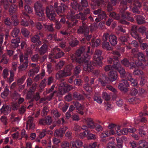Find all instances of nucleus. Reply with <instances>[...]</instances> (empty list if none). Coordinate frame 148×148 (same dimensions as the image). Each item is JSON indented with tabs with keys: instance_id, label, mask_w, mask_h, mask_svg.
I'll list each match as a JSON object with an SVG mask.
<instances>
[{
	"instance_id": "nucleus-52",
	"label": "nucleus",
	"mask_w": 148,
	"mask_h": 148,
	"mask_svg": "<svg viewBox=\"0 0 148 148\" xmlns=\"http://www.w3.org/2000/svg\"><path fill=\"white\" fill-rule=\"evenodd\" d=\"M64 62L63 61H60L56 65V69L57 70L61 69L63 66Z\"/></svg>"
},
{
	"instance_id": "nucleus-25",
	"label": "nucleus",
	"mask_w": 148,
	"mask_h": 148,
	"mask_svg": "<svg viewBox=\"0 0 148 148\" xmlns=\"http://www.w3.org/2000/svg\"><path fill=\"white\" fill-rule=\"evenodd\" d=\"M109 16L117 20H119L121 18V16L119 14H117L114 12H110Z\"/></svg>"
},
{
	"instance_id": "nucleus-18",
	"label": "nucleus",
	"mask_w": 148,
	"mask_h": 148,
	"mask_svg": "<svg viewBox=\"0 0 148 148\" xmlns=\"http://www.w3.org/2000/svg\"><path fill=\"white\" fill-rule=\"evenodd\" d=\"M135 18L138 24H142L146 22L145 18L141 15H136L135 16Z\"/></svg>"
},
{
	"instance_id": "nucleus-23",
	"label": "nucleus",
	"mask_w": 148,
	"mask_h": 148,
	"mask_svg": "<svg viewBox=\"0 0 148 148\" xmlns=\"http://www.w3.org/2000/svg\"><path fill=\"white\" fill-rule=\"evenodd\" d=\"M11 110V108L8 106L4 105L0 110V112L4 114H7L9 113Z\"/></svg>"
},
{
	"instance_id": "nucleus-63",
	"label": "nucleus",
	"mask_w": 148,
	"mask_h": 148,
	"mask_svg": "<svg viewBox=\"0 0 148 148\" xmlns=\"http://www.w3.org/2000/svg\"><path fill=\"white\" fill-rule=\"evenodd\" d=\"M138 91L137 89L133 88L131 89L130 94L132 96H135L138 94Z\"/></svg>"
},
{
	"instance_id": "nucleus-50",
	"label": "nucleus",
	"mask_w": 148,
	"mask_h": 148,
	"mask_svg": "<svg viewBox=\"0 0 148 148\" xmlns=\"http://www.w3.org/2000/svg\"><path fill=\"white\" fill-rule=\"evenodd\" d=\"M47 47V46L45 45H43L42 46L39 50L40 53L41 54H43L46 52Z\"/></svg>"
},
{
	"instance_id": "nucleus-14",
	"label": "nucleus",
	"mask_w": 148,
	"mask_h": 148,
	"mask_svg": "<svg viewBox=\"0 0 148 148\" xmlns=\"http://www.w3.org/2000/svg\"><path fill=\"white\" fill-rule=\"evenodd\" d=\"M134 6L131 8L132 12L134 13L139 14L140 13V8L141 6V5L140 2H136L134 3Z\"/></svg>"
},
{
	"instance_id": "nucleus-13",
	"label": "nucleus",
	"mask_w": 148,
	"mask_h": 148,
	"mask_svg": "<svg viewBox=\"0 0 148 148\" xmlns=\"http://www.w3.org/2000/svg\"><path fill=\"white\" fill-rule=\"evenodd\" d=\"M148 114L146 113H143L142 112L139 113V116L138 117L137 119L135 120V123L136 124H138L139 122L145 123L147 120L145 117L143 116V115H148Z\"/></svg>"
},
{
	"instance_id": "nucleus-2",
	"label": "nucleus",
	"mask_w": 148,
	"mask_h": 148,
	"mask_svg": "<svg viewBox=\"0 0 148 148\" xmlns=\"http://www.w3.org/2000/svg\"><path fill=\"white\" fill-rule=\"evenodd\" d=\"M74 17V18H73L71 16L69 17L68 15H67V18L69 20V21L66 22V23L68 24L69 27L76 25L78 23V20L75 18L80 19L82 21H86L88 18L87 16L85 15L82 12H80L78 14H76Z\"/></svg>"
},
{
	"instance_id": "nucleus-11",
	"label": "nucleus",
	"mask_w": 148,
	"mask_h": 148,
	"mask_svg": "<svg viewBox=\"0 0 148 148\" xmlns=\"http://www.w3.org/2000/svg\"><path fill=\"white\" fill-rule=\"evenodd\" d=\"M128 0H122L120 3L119 9L120 10V13H122V16H125V15L124 14V12L127 8V3Z\"/></svg>"
},
{
	"instance_id": "nucleus-3",
	"label": "nucleus",
	"mask_w": 148,
	"mask_h": 148,
	"mask_svg": "<svg viewBox=\"0 0 148 148\" xmlns=\"http://www.w3.org/2000/svg\"><path fill=\"white\" fill-rule=\"evenodd\" d=\"M102 53V50H100L99 49H97L95 50L94 56H93V59L96 65L94 63L93 64V66L96 65L97 66H100L102 64L101 60L103 59V57L101 56Z\"/></svg>"
},
{
	"instance_id": "nucleus-38",
	"label": "nucleus",
	"mask_w": 148,
	"mask_h": 148,
	"mask_svg": "<svg viewBox=\"0 0 148 148\" xmlns=\"http://www.w3.org/2000/svg\"><path fill=\"white\" fill-rule=\"evenodd\" d=\"M102 45L103 48L107 50L111 49V47L109 42H102Z\"/></svg>"
},
{
	"instance_id": "nucleus-51",
	"label": "nucleus",
	"mask_w": 148,
	"mask_h": 148,
	"mask_svg": "<svg viewBox=\"0 0 148 148\" xmlns=\"http://www.w3.org/2000/svg\"><path fill=\"white\" fill-rule=\"evenodd\" d=\"M121 14V16L122 17V18L125 19V18H127V20L128 21L133 22L134 21V18L132 17H131L130 16H127L126 15V14L125 13V12H124V14L125 15V16H122V13H120Z\"/></svg>"
},
{
	"instance_id": "nucleus-47",
	"label": "nucleus",
	"mask_w": 148,
	"mask_h": 148,
	"mask_svg": "<svg viewBox=\"0 0 148 148\" xmlns=\"http://www.w3.org/2000/svg\"><path fill=\"white\" fill-rule=\"evenodd\" d=\"M127 40V39L126 37L125 36H121L119 38V41L121 42L124 45H125V42Z\"/></svg>"
},
{
	"instance_id": "nucleus-33",
	"label": "nucleus",
	"mask_w": 148,
	"mask_h": 148,
	"mask_svg": "<svg viewBox=\"0 0 148 148\" xmlns=\"http://www.w3.org/2000/svg\"><path fill=\"white\" fill-rule=\"evenodd\" d=\"M39 36L38 35H36L32 38L31 40L33 42H37L38 43L37 45H40L41 44V42L39 40Z\"/></svg>"
},
{
	"instance_id": "nucleus-48",
	"label": "nucleus",
	"mask_w": 148,
	"mask_h": 148,
	"mask_svg": "<svg viewBox=\"0 0 148 148\" xmlns=\"http://www.w3.org/2000/svg\"><path fill=\"white\" fill-rule=\"evenodd\" d=\"M74 105L78 110H83L84 108V107L78 102H75Z\"/></svg>"
},
{
	"instance_id": "nucleus-6",
	"label": "nucleus",
	"mask_w": 148,
	"mask_h": 148,
	"mask_svg": "<svg viewBox=\"0 0 148 148\" xmlns=\"http://www.w3.org/2000/svg\"><path fill=\"white\" fill-rule=\"evenodd\" d=\"M46 13L47 17L50 20L55 21L56 14L52 6L50 5L47 8Z\"/></svg>"
},
{
	"instance_id": "nucleus-40",
	"label": "nucleus",
	"mask_w": 148,
	"mask_h": 148,
	"mask_svg": "<svg viewBox=\"0 0 148 148\" xmlns=\"http://www.w3.org/2000/svg\"><path fill=\"white\" fill-rule=\"evenodd\" d=\"M98 16L99 18H100V19L101 20L103 19L106 20L107 17L106 12L104 11H102L101 13L99 14Z\"/></svg>"
},
{
	"instance_id": "nucleus-61",
	"label": "nucleus",
	"mask_w": 148,
	"mask_h": 148,
	"mask_svg": "<svg viewBox=\"0 0 148 148\" xmlns=\"http://www.w3.org/2000/svg\"><path fill=\"white\" fill-rule=\"evenodd\" d=\"M83 82V81L80 79H75L74 81L75 84L78 86L82 85Z\"/></svg>"
},
{
	"instance_id": "nucleus-59",
	"label": "nucleus",
	"mask_w": 148,
	"mask_h": 148,
	"mask_svg": "<svg viewBox=\"0 0 148 148\" xmlns=\"http://www.w3.org/2000/svg\"><path fill=\"white\" fill-rule=\"evenodd\" d=\"M17 7L15 5H12L9 9V12L10 14H12L14 13L16 10Z\"/></svg>"
},
{
	"instance_id": "nucleus-31",
	"label": "nucleus",
	"mask_w": 148,
	"mask_h": 148,
	"mask_svg": "<svg viewBox=\"0 0 148 148\" xmlns=\"http://www.w3.org/2000/svg\"><path fill=\"white\" fill-rule=\"evenodd\" d=\"M139 146L143 148H148V142L145 140H141L139 141Z\"/></svg>"
},
{
	"instance_id": "nucleus-5",
	"label": "nucleus",
	"mask_w": 148,
	"mask_h": 148,
	"mask_svg": "<svg viewBox=\"0 0 148 148\" xmlns=\"http://www.w3.org/2000/svg\"><path fill=\"white\" fill-rule=\"evenodd\" d=\"M13 98L15 100L18 99V103H14L12 104V108L13 110H17L18 108L19 104L21 103L24 101L23 98L20 97L18 93L15 92L13 94Z\"/></svg>"
},
{
	"instance_id": "nucleus-22",
	"label": "nucleus",
	"mask_w": 148,
	"mask_h": 148,
	"mask_svg": "<svg viewBox=\"0 0 148 148\" xmlns=\"http://www.w3.org/2000/svg\"><path fill=\"white\" fill-rule=\"evenodd\" d=\"M36 14L39 18V20L40 21H43L45 18V15L44 13V11L42 9L38 11H35Z\"/></svg>"
},
{
	"instance_id": "nucleus-17",
	"label": "nucleus",
	"mask_w": 148,
	"mask_h": 148,
	"mask_svg": "<svg viewBox=\"0 0 148 148\" xmlns=\"http://www.w3.org/2000/svg\"><path fill=\"white\" fill-rule=\"evenodd\" d=\"M85 121L89 128L93 129L95 127V123L92 119L90 118H87Z\"/></svg>"
},
{
	"instance_id": "nucleus-4",
	"label": "nucleus",
	"mask_w": 148,
	"mask_h": 148,
	"mask_svg": "<svg viewBox=\"0 0 148 148\" xmlns=\"http://www.w3.org/2000/svg\"><path fill=\"white\" fill-rule=\"evenodd\" d=\"M20 61L22 64L20 66L19 68V69L21 70H25L27 67V64L28 62V56L25 55L23 56L22 53H21L19 55Z\"/></svg>"
},
{
	"instance_id": "nucleus-30",
	"label": "nucleus",
	"mask_w": 148,
	"mask_h": 148,
	"mask_svg": "<svg viewBox=\"0 0 148 148\" xmlns=\"http://www.w3.org/2000/svg\"><path fill=\"white\" fill-rule=\"evenodd\" d=\"M72 66L71 65H67L65 67V77L70 76L71 73V70L72 69Z\"/></svg>"
},
{
	"instance_id": "nucleus-42",
	"label": "nucleus",
	"mask_w": 148,
	"mask_h": 148,
	"mask_svg": "<svg viewBox=\"0 0 148 148\" xmlns=\"http://www.w3.org/2000/svg\"><path fill=\"white\" fill-rule=\"evenodd\" d=\"M97 146V143L94 142L89 144L88 145H84V148H95Z\"/></svg>"
},
{
	"instance_id": "nucleus-34",
	"label": "nucleus",
	"mask_w": 148,
	"mask_h": 148,
	"mask_svg": "<svg viewBox=\"0 0 148 148\" xmlns=\"http://www.w3.org/2000/svg\"><path fill=\"white\" fill-rule=\"evenodd\" d=\"M133 73L134 75L144 76V73L141 70L139 69H135L134 70Z\"/></svg>"
},
{
	"instance_id": "nucleus-49",
	"label": "nucleus",
	"mask_w": 148,
	"mask_h": 148,
	"mask_svg": "<svg viewBox=\"0 0 148 148\" xmlns=\"http://www.w3.org/2000/svg\"><path fill=\"white\" fill-rule=\"evenodd\" d=\"M81 70L80 66L79 65L76 66L74 69V75L75 76L77 75L80 73Z\"/></svg>"
},
{
	"instance_id": "nucleus-24",
	"label": "nucleus",
	"mask_w": 148,
	"mask_h": 148,
	"mask_svg": "<svg viewBox=\"0 0 148 148\" xmlns=\"http://www.w3.org/2000/svg\"><path fill=\"white\" fill-rule=\"evenodd\" d=\"M71 4L72 8L75 10L78 9L79 11H81L83 10L81 5L78 4L77 1L72 2Z\"/></svg>"
},
{
	"instance_id": "nucleus-46",
	"label": "nucleus",
	"mask_w": 148,
	"mask_h": 148,
	"mask_svg": "<svg viewBox=\"0 0 148 148\" xmlns=\"http://www.w3.org/2000/svg\"><path fill=\"white\" fill-rule=\"evenodd\" d=\"M12 22L13 23L14 25H16L19 23V21L17 19V17L16 15H14L11 18Z\"/></svg>"
},
{
	"instance_id": "nucleus-57",
	"label": "nucleus",
	"mask_w": 148,
	"mask_h": 148,
	"mask_svg": "<svg viewBox=\"0 0 148 148\" xmlns=\"http://www.w3.org/2000/svg\"><path fill=\"white\" fill-rule=\"evenodd\" d=\"M56 10L58 14L59 15L62 16L64 15V13L62 12V10L61 6H58V9H56Z\"/></svg>"
},
{
	"instance_id": "nucleus-37",
	"label": "nucleus",
	"mask_w": 148,
	"mask_h": 148,
	"mask_svg": "<svg viewBox=\"0 0 148 148\" xmlns=\"http://www.w3.org/2000/svg\"><path fill=\"white\" fill-rule=\"evenodd\" d=\"M63 134V131L62 129L56 130L55 132V136L57 137H61L62 136Z\"/></svg>"
},
{
	"instance_id": "nucleus-29",
	"label": "nucleus",
	"mask_w": 148,
	"mask_h": 148,
	"mask_svg": "<svg viewBox=\"0 0 148 148\" xmlns=\"http://www.w3.org/2000/svg\"><path fill=\"white\" fill-rule=\"evenodd\" d=\"M85 47H81L76 51L75 53L76 56L77 57H80L81 54L85 51Z\"/></svg>"
},
{
	"instance_id": "nucleus-28",
	"label": "nucleus",
	"mask_w": 148,
	"mask_h": 148,
	"mask_svg": "<svg viewBox=\"0 0 148 148\" xmlns=\"http://www.w3.org/2000/svg\"><path fill=\"white\" fill-rule=\"evenodd\" d=\"M65 76V72L64 70L60 71L58 73H57L56 75V77L59 80L63 79V78H64Z\"/></svg>"
},
{
	"instance_id": "nucleus-16",
	"label": "nucleus",
	"mask_w": 148,
	"mask_h": 148,
	"mask_svg": "<svg viewBox=\"0 0 148 148\" xmlns=\"http://www.w3.org/2000/svg\"><path fill=\"white\" fill-rule=\"evenodd\" d=\"M33 117H28L26 127L27 129H33L34 128L35 125L33 122Z\"/></svg>"
},
{
	"instance_id": "nucleus-54",
	"label": "nucleus",
	"mask_w": 148,
	"mask_h": 148,
	"mask_svg": "<svg viewBox=\"0 0 148 148\" xmlns=\"http://www.w3.org/2000/svg\"><path fill=\"white\" fill-rule=\"evenodd\" d=\"M25 9L26 12L28 13L31 14L32 13L33 10L32 8L30 7L28 5H26L25 6Z\"/></svg>"
},
{
	"instance_id": "nucleus-44",
	"label": "nucleus",
	"mask_w": 148,
	"mask_h": 148,
	"mask_svg": "<svg viewBox=\"0 0 148 148\" xmlns=\"http://www.w3.org/2000/svg\"><path fill=\"white\" fill-rule=\"evenodd\" d=\"M45 71L44 70H42V71L41 73L35 77V80L36 81H37L40 79H42L45 75Z\"/></svg>"
},
{
	"instance_id": "nucleus-58",
	"label": "nucleus",
	"mask_w": 148,
	"mask_h": 148,
	"mask_svg": "<svg viewBox=\"0 0 148 148\" xmlns=\"http://www.w3.org/2000/svg\"><path fill=\"white\" fill-rule=\"evenodd\" d=\"M132 74L131 73L127 72L125 75V79L127 80L130 81L133 78Z\"/></svg>"
},
{
	"instance_id": "nucleus-1",
	"label": "nucleus",
	"mask_w": 148,
	"mask_h": 148,
	"mask_svg": "<svg viewBox=\"0 0 148 148\" xmlns=\"http://www.w3.org/2000/svg\"><path fill=\"white\" fill-rule=\"evenodd\" d=\"M90 56L87 54H84L82 56L76 58V62L79 66H82L85 71H90L92 69L91 62L89 60Z\"/></svg>"
},
{
	"instance_id": "nucleus-62",
	"label": "nucleus",
	"mask_w": 148,
	"mask_h": 148,
	"mask_svg": "<svg viewBox=\"0 0 148 148\" xmlns=\"http://www.w3.org/2000/svg\"><path fill=\"white\" fill-rule=\"evenodd\" d=\"M110 135V133L107 131L103 132L101 134L100 137L102 138H103L108 136Z\"/></svg>"
},
{
	"instance_id": "nucleus-27",
	"label": "nucleus",
	"mask_w": 148,
	"mask_h": 148,
	"mask_svg": "<svg viewBox=\"0 0 148 148\" xmlns=\"http://www.w3.org/2000/svg\"><path fill=\"white\" fill-rule=\"evenodd\" d=\"M20 42V41L19 38L12 39L11 41L12 46L13 48H16L18 46V44Z\"/></svg>"
},
{
	"instance_id": "nucleus-20",
	"label": "nucleus",
	"mask_w": 148,
	"mask_h": 148,
	"mask_svg": "<svg viewBox=\"0 0 148 148\" xmlns=\"http://www.w3.org/2000/svg\"><path fill=\"white\" fill-rule=\"evenodd\" d=\"M109 40L112 46L116 45L117 43V37L114 35H111L109 36Z\"/></svg>"
},
{
	"instance_id": "nucleus-26",
	"label": "nucleus",
	"mask_w": 148,
	"mask_h": 148,
	"mask_svg": "<svg viewBox=\"0 0 148 148\" xmlns=\"http://www.w3.org/2000/svg\"><path fill=\"white\" fill-rule=\"evenodd\" d=\"M112 66L113 68L118 70L122 67L121 64L119 62L118 59H116Z\"/></svg>"
},
{
	"instance_id": "nucleus-39",
	"label": "nucleus",
	"mask_w": 148,
	"mask_h": 148,
	"mask_svg": "<svg viewBox=\"0 0 148 148\" xmlns=\"http://www.w3.org/2000/svg\"><path fill=\"white\" fill-rule=\"evenodd\" d=\"M131 35L134 38L138 39L139 41V42H140L141 37L137 32H131Z\"/></svg>"
},
{
	"instance_id": "nucleus-43",
	"label": "nucleus",
	"mask_w": 148,
	"mask_h": 148,
	"mask_svg": "<svg viewBox=\"0 0 148 148\" xmlns=\"http://www.w3.org/2000/svg\"><path fill=\"white\" fill-rule=\"evenodd\" d=\"M42 5L41 4L38 2L35 3L34 5V8L35 11H38V10L42 9Z\"/></svg>"
},
{
	"instance_id": "nucleus-56",
	"label": "nucleus",
	"mask_w": 148,
	"mask_h": 148,
	"mask_svg": "<svg viewBox=\"0 0 148 148\" xmlns=\"http://www.w3.org/2000/svg\"><path fill=\"white\" fill-rule=\"evenodd\" d=\"M102 97L105 100L108 101L110 99V96L105 92H103Z\"/></svg>"
},
{
	"instance_id": "nucleus-7",
	"label": "nucleus",
	"mask_w": 148,
	"mask_h": 148,
	"mask_svg": "<svg viewBox=\"0 0 148 148\" xmlns=\"http://www.w3.org/2000/svg\"><path fill=\"white\" fill-rule=\"evenodd\" d=\"M59 49L57 48H55L49 54V58L51 59V61H52L53 60V58L57 59L59 58L64 55V53L62 51L57 53Z\"/></svg>"
},
{
	"instance_id": "nucleus-45",
	"label": "nucleus",
	"mask_w": 148,
	"mask_h": 148,
	"mask_svg": "<svg viewBox=\"0 0 148 148\" xmlns=\"http://www.w3.org/2000/svg\"><path fill=\"white\" fill-rule=\"evenodd\" d=\"M118 88L121 91L127 92V88L124 87L123 83H120L118 85Z\"/></svg>"
},
{
	"instance_id": "nucleus-41",
	"label": "nucleus",
	"mask_w": 148,
	"mask_h": 148,
	"mask_svg": "<svg viewBox=\"0 0 148 148\" xmlns=\"http://www.w3.org/2000/svg\"><path fill=\"white\" fill-rule=\"evenodd\" d=\"M118 71L120 74L121 76L122 77L125 78V75L126 73L125 69L122 67L119 69Z\"/></svg>"
},
{
	"instance_id": "nucleus-12",
	"label": "nucleus",
	"mask_w": 148,
	"mask_h": 148,
	"mask_svg": "<svg viewBox=\"0 0 148 148\" xmlns=\"http://www.w3.org/2000/svg\"><path fill=\"white\" fill-rule=\"evenodd\" d=\"M89 29L86 25H82L79 27L77 31V33L79 34H84V35L88 34Z\"/></svg>"
},
{
	"instance_id": "nucleus-8",
	"label": "nucleus",
	"mask_w": 148,
	"mask_h": 148,
	"mask_svg": "<svg viewBox=\"0 0 148 148\" xmlns=\"http://www.w3.org/2000/svg\"><path fill=\"white\" fill-rule=\"evenodd\" d=\"M29 18V16L25 12L22 11V14L20 16L21 19V25L24 26H27L29 25V23L27 20Z\"/></svg>"
},
{
	"instance_id": "nucleus-32",
	"label": "nucleus",
	"mask_w": 148,
	"mask_h": 148,
	"mask_svg": "<svg viewBox=\"0 0 148 148\" xmlns=\"http://www.w3.org/2000/svg\"><path fill=\"white\" fill-rule=\"evenodd\" d=\"M137 55L139 61L143 62L145 61V56L142 52H138Z\"/></svg>"
},
{
	"instance_id": "nucleus-15",
	"label": "nucleus",
	"mask_w": 148,
	"mask_h": 148,
	"mask_svg": "<svg viewBox=\"0 0 148 148\" xmlns=\"http://www.w3.org/2000/svg\"><path fill=\"white\" fill-rule=\"evenodd\" d=\"M82 145L83 143L80 140H76L75 142L71 141L70 145L72 148H79L82 146Z\"/></svg>"
},
{
	"instance_id": "nucleus-64",
	"label": "nucleus",
	"mask_w": 148,
	"mask_h": 148,
	"mask_svg": "<svg viewBox=\"0 0 148 148\" xmlns=\"http://www.w3.org/2000/svg\"><path fill=\"white\" fill-rule=\"evenodd\" d=\"M146 29H147L145 27L141 26L139 27L138 30L139 32L143 34L146 33Z\"/></svg>"
},
{
	"instance_id": "nucleus-10",
	"label": "nucleus",
	"mask_w": 148,
	"mask_h": 148,
	"mask_svg": "<svg viewBox=\"0 0 148 148\" xmlns=\"http://www.w3.org/2000/svg\"><path fill=\"white\" fill-rule=\"evenodd\" d=\"M113 54L111 58H109L108 59L107 61L109 64L112 63L114 64V62L115 61L116 59H118L120 58L121 55L119 53L116 51H112V52Z\"/></svg>"
},
{
	"instance_id": "nucleus-19",
	"label": "nucleus",
	"mask_w": 148,
	"mask_h": 148,
	"mask_svg": "<svg viewBox=\"0 0 148 148\" xmlns=\"http://www.w3.org/2000/svg\"><path fill=\"white\" fill-rule=\"evenodd\" d=\"M108 75L112 81L116 80L118 77L117 72L113 70L110 71L108 73Z\"/></svg>"
},
{
	"instance_id": "nucleus-60",
	"label": "nucleus",
	"mask_w": 148,
	"mask_h": 148,
	"mask_svg": "<svg viewBox=\"0 0 148 148\" xmlns=\"http://www.w3.org/2000/svg\"><path fill=\"white\" fill-rule=\"evenodd\" d=\"M9 93V90L6 88L4 89V91L1 94V96L3 98H5L8 95Z\"/></svg>"
},
{
	"instance_id": "nucleus-36",
	"label": "nucleus",
	"mask_w": 148,
	"mask_h": 148,
	"mask_svg": "<svg viewBox=\"0 0 148 148\" xmlns=\"http://www.w3.org/2000/svg\"><path fill=\"white\" fill-rule=\"evenodd\" d=\"M91 85L89 83H86L83 86V87L84 89L86 91L90 92L92 90Z\"/></svg>"
},
{
	"instance_id": "nucleus-21",
	"label": "nucleus",
	"mask_w": 148,
	"mask_h": 148,
	"mask_svg": "<svg viewBox=\"0 0 148 148\" xmlns=\"http://www.w3.org/2000/svg\"><path fill=\"white\" fill-rule=\"evenodd\" d=\"M73 97L74 99L77 100H83L85 99L83 95L77 92H73Z\"/></svg>"
},
{
	"instance_id": "nucleus-9",
	"label": "nucleus",
	"mask_w": 148,
	"mask_h": 148,
	"mask_svg": "<svg viewBox=\"0 0 148 148\" xmlns=\"http://www.w3.org/2000/svg\"><path fill=\"white\" fill-rule=\"evenodd\" d=\"M121 63L124 66L128 67L130 69L135 68L136 65L134 62H130L129 60L126 58H124L121 61Z\"/></svg>"
},
{
	"instance_id": "nucleus-53",
	"label": "nucleus",
	"mask_w": 148,
	"mask_h": 148,
	"mask_svg": "<svg viewBox=\"0 0 148 148\" xmlns=\"http://www.w3.org/2000/svg\"><path fill=\"white\" fill-rule=\"evenodd\" d=\"M19 32V30L18 28H14L11 33L12 36L13 37H16L17 36Z\"/></svg>"
},
{
	"instance_id": "nucleus-55",
	"label": "nucleus",
	"mask_w": 148,
	"mask_h": 148,
	"mask_svg": "<svg viewBox=\"0 0 148 148\" xmlns=\"http://www.w3.org/2000/svg\"><path fill=\"white\" fill-rule=\"evenodd\" d=\"M21 32L23 34L25 37H28L29 34V32L26 28H23L22 29Z\"/></svg>"
},
{
	"instance_id": "nucleus-35",
	"label": "nucleus",
	"mask_w": 148,
	"mask_h": 148,
	"mask_svg": "<svg viewBox=\"0 0 148 148\" xmlns=\"http://www.w3.org/2000/svg\"><path fill=\"white\" fill-rule=\"evenodd\" d=\"M92 45L94 47H97L100 44V40L99 39H97L96 41L93 38L91 40Z\"/></svg>"
}]
</instances>
